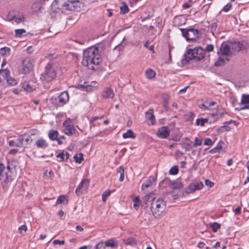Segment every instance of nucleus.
Instances as JSON below:
<instances>
[{"label": "nucleus", "instance_id": "nucleus-63", "mask_svg": "<svg viewBox=\"0 0 249 249\" xmlns=\"http://www.w3.org/2000/svg\"><path fill=\"white\" fill-rule=\"evenodd\" d=\"M183 147L186 150V151H190V145L189 144H184L183 146Z\"/></svg>", "mask_w": 249, "mask_h": 249}, {"label": "nucleus", "instance_id": "nucleus-50", "mask_svg": "<svg viewBox=\"0 0 249 249\" xmlns=\"http://www.w3.org/2000/svg\"><path fill=\"white\" fill-rule=\"evenodd\" d=\"M71 125V120L69 118L67 119L63 123V125L65 127H67Z\"/></svg>", "mask_w": 249, "mask_h": 249}, {"label": "nucleus", "instance_id": "nucleus-38", "mask_svg": "<svg viewBox=\"0 0 249 249\" xmlns=\"http://www.w3.org/2000/svg\"><path fill=\"white\" fill-rule=\"evenodd\" d=\"M129 8L128 6L124 3H123V5L120 7V12L122 14H125L128 13Z\"/></svg>", "mask_w": 249, "mask_h": 249}, {"label": "nucleus", "instance_id": "nucleus-49", "mask_svg": "<svg viewBox=\"0 0 249 249\" xmlns=\"http://www.w3.org/2000/svg\"><path fill=\"white\" fill-rule=\"evenodd\" d=\"M213 45H212V44H208V45H206L204 51H207L208 52H210L213 51Z\"/></svg>", "mask_w": 249, "mask_h": 249}, {"label": "nucleus", "instance_id": "nucleus-7", "mask_svg": "<svg viewBox=\"0 0 249 249\" xmlns=\"http://www.w3.org/2000/svg\"><path fill=\"white\" fill-rule=\"evenodd\" d=\"M182 36L188 41H194L199 37V32L194 28L180 29Z\"/></svg>", "mask_w": 249, "mask_h": 249}, {"label": "nucleus", "instance_id": "nucleus-52", "mask_svg": "<svg viewBox=\"0 0 249 249\" xmlns=\"http://www.w3.org/2000/svg\"><path fill=\"white\" fill-rule=\"evenodd\" d=\"M53 243L54 245H56L57 244L62 245L65 244V241L64 240H59L56 239V240H54L53 241Z\"/></svg>", "mask_w": 249, "mask_h": 249}, {"label": "nucleus", "instance_id": "nucleus-12", "mask_svg": "<svg viewBox=\"0 0 249 249\" xmlns=\"http://www.w3.org/2000/svg\"><path fill=\"white\" fill-rule=\"evenodd\" d=\"M55 104L57 106H63L65 105L69 100V96L68 92H62L56 98H55Z\"/></svg>", "mask_w": 249, "mask_h": 249}, {"label": "nucleus", "instance_id": "nucleus-44", "mask_svg": "<svg viewBox=\"0 0 249 249\" xmlns=\"http://www.w3.org/2000/svg\"><path fill=\"white\" fill-rule=\"evenodd\" d=\"M178 173V169L177 166H174L169 170L170 175H175Z\"/></svg>", "mask_w": 249, "mask_h": 249}, {"label": "nucleus", "instance_id": "nucleus-61", "mask_svg": "<svg viewBox=\"0 0 249 249\" xmlns=\"http://www.w3.org/2000/svg\"><path fill=\"white\" fill-rule=\"evenodd\" d=\"M204 246H205V243L203 242H200L198 243L197 244V247L200 248V249H202V248H203L204 247Z\"/></svg>", "mask_w": 249, "mask_h": 249}, {"label": "nucleus", "instance_id": "nucleus-21", "mask_svg": "<svg viewBox=\"0 0 249 249\" xmlns=\"http://www.w3.org/2000/svg\"><path fill=\"white\" fill-rule=\"evenodd\" d=\"M23 89L27 92H31L35 89V87L31 85L28 81H24L22 84Z\"/></svg>", "mask_w": 249, "mask_h": 249}, {"label": "nucleus", "instance_id": "nucleus-22", "mask_svg": "<svg viewBox=\"0 0 249 249\" xmlns=\"http://www.w3.org/2000/svg\"><path fill=\"white\" fill-rule=\"evenodd\" d=\"M226 61H229L228 56L220 54L218 59L215 62V65L216 66L222 65Z\"/></svg>", "mask_w": 249, "mask_h": 249}, {"label": "nucleus", "instance_id": "nucleus-17", "mask_svg": "<svg viewBox=\"0 0 249 249\" xmlns=\"http://www.w3.org/2000/svg\"><path fill=\"white\" fill-rule=\"evenodd\" d=\"M104 245H105V247L113 248L118 246V243L113 239H110L104 242H102L98 243L96 245V249H99Z\"/></svg>", "mask_w": 249, "mask_h": 249}, {"label": "nucleus", "instance_id": "nucleus-58", "mask_svg": "<svg viewBox=\"0 0 249 249\" xmlns=\"http://www.w3.org/2000/svg\"><path fill=\"white\" fill-rule=\"evenodd\" d=\"M56 157L58 158H60V161H63L64 160V153H60L57 155Z\"/></svg>", "mask_w": 249, "mask_h": 249}, {"label": "nucleus", "instance_id": "nucleus-1", "mask_svg": "<svg viewBox=\"0 0 249 249\" xmlns=\"http://www.w3.org/2000/svg\"><path fill=\"white\" fill-rule=\"evenodd\" d=\"M102 61L100 52L97 47L92 46L83 52L82 64L90 70L98 65Z\"/></svg>", "mask_w": 249, "mask_h": 249}, {"label": "nucleus", "instance_id": "nucleus-56", "mask_svg": "<svg viewBox=\"0 0 249 249\" xmlns=\"http://www.w3.org/2000/svg\"><path fill=\"white\" fill-rule=\"evenodd\" d=\"M205 183L207 186H209L210 187H212L213 185V183L209 179H206L205 181Z\"/></svg>", "mask_w": 249, "mask_h": 249}, {"label": "nucleus", "instance_id": "nucleus-48", "mask_svg": "<svg viewBox=\"0 0 249 249\" xmlns=\"http://www.w3.org/2000/svg\"><path fill=\"white\" fill-rule=\"evenodd\" d=\"M18 230L20 234H22L23 231L24 232H25L26 231L27 227L25 225H22L18 228Z\"/></svg>", "mask_w": 249, "mask_h": 249}, {"label": "nucleus", "instance_id": "nucleus-53", "mask_svg": "<svg viewBox=\"0 0 249 249\" xmlns=\"http://www.w3.org/2000/svg\"><path fill=\"white\" fill-rule=\"evenodd\" d=\"M231 3H228L227 5H226L223 8V9L222 10L223 11H224L225 12H228L230 9L231 8Z\"/></svg>", "mask_w": 249, "mask_h": 249}, {"label": "nucleus", "instance_id": "nucleus-45", "mask_svg": "<svg viewBox=\"0 0 249 249\" xmlns=\"http://www.w3.org/2000/svg\"><path fill=\"white\" fill-rule=\"evenodd\" d=\"M220 225L216 222H214L211 226L213 232H216L217 230L220 228Z\"/></svg>", "mask_w": 249, "mask_h": 249}, {"label": "nucleus", "instance_id": "nucleus-42", "mask_svg": "<svg viewBox=\"0 0 249 249\" xmlns=\"http://www.w3.org/2000/svg\"><path fill=\"white\" fill-rule=\"evenodd\" d=\"M6 81L7 84L11 86H14L17 84L16 80L10 76L6 79Z\"/></svg>", "mask_w": 249, "mask_h": 249}, {"label": "nucleus", "instance_id": "nucleus-2", "mask_svg": "<svg viewBox=\"0 0 249 249\" xmlns=\"http://www.w3.org/2000/svg\"><path fill=\"white\" fill-rule=\"evenodd\" d=\"M14 161H8L6 166L3 163H0V180L4 182H10L14 179L13 175Z\"/></svg>", "mask_w": 249, "mask_h": 249}, {"label": "nucleus", "instance_id": "nucleus-36", "mask_svg": "<svg viewBox=\"0 0 249 249\" xmlns=\"http://www.w3.org/2000/svg\"><path fill=\"white\" fill-rule=\"evenodd\" d=\"M26 33V31L25 29H16V30H15V36L16 37H21Z\"/></svg>", "mask_w": 249, "mask_h": 249}, {"label": "nucleus", "instance_id": "nucleus-29", "mask_svg": "<svg viewBox=\"0 0 249 249\" xmlns=\"http://www.w3.org/2000/svg\"><path fill=\"white\" fill-rule=\"evenodd\" d=\"M58 132L57 130H51L48 133L49 138L52 141H55L58 137Z\"/></svg>", "mask_w": 249, "mask_h": 249}, {"label": "nucleus", "instance_id": "nucleus-60", "mask_svg": "<svg viewBox=\"0 0 249 249\" xmlns=\"http://www.w3.org/2000/svg\"><path fill=\"white\" fill-rule=\"evenodd\" d=\"M224 115V113L223 112H219L218 111L216 113V115L217 116V118H221L222 117H223Z\"/></svg>", "mask_w": 249, "mask_h": 249}, {"label": "nucleus", "instance_id": "nucleus-13", "mask_svg": "<svg viewBox=\"0 0 249 249\" xmlns=\"http://www.w3.org/2000/svg\"><path fill=\"white\" fill-rule=\"evenodd\" d=\"M203 187V184L202 182L192 183L185 188V192L187 194L193 193L196 190H200Z\"/></svg>", "mask_w": 249, "mask_h": 249}, {"label": "nucleus", "instance_id": "nucleus-34", "mask_svg": "<svg viewBox=\"0 0 249 249\" xmlns=\"http://www.w3.org/2000/svg\"><path fill=\"white\" fill-rule=\"evenodd\" d=\"M0 74L1 76L6 79L10 76V71L7 69H1L0 71Z\"/></svg>", "mask_w": 249, "mask_h": 249}, {"label": "nucleus", "instance_id": "nucleus-26", "mask_svg": "<svg viewBox=\"0 0 249 249\" xmlns=\"http://www.w3.org/2000/svg\"><path fill=\"white\" fill-rule=\"evenodd\" d=\"M146 118L151 121V124H155V116L153 114V112L152 109H149L146 113Z\"/></svg>", "mask_w": 249, "mask_h": 249}, {"label": "nucleus", "instance_id": "nucleus-55", "mask_svg": "<svg viewBox=\"0 0 249 249\" xmlns=\"http://www.w3.org/2000/svg\"><path fill=\"white\" fill-rule=\"evenodd\" d=\"M127 244L130 245H134L136 244V242L134 239L133 238H128L127 239V242L126 243Z\"/></svg>", "mask_w": 249, "mask_h": 249}, {"label": "nucleus", "instance_id": "nucleus-4", "mask_svg": "<svg viewBox=\"0 0 249 249\" xmlns=\"http://www.w3.org/2000/svg\"><path fill=\"white\" fill-rule=\"evenodd\" d=\"M205 56V51L201 47L196 49H189L185 55L186 59L198 61L202 60Z\"/></svg>", "mask_w": 249, "mask_h": 249}, {"label": "nucleus", "instance_id": "nucleus-43", "mask_svg": "<svg viewBox=\"0 0 249 249\" xmlns=\"http://www.w3.org/2000/svg\"><path fill=\"white\" fill-rule=\"evenodd\" d=\"M140 201H141V200L138 196H136L134 198V199H133V202H134L133 207L135 209L137 210L138 209L139 204Z\"/></svg>", "mask_w": 249, "mask_h": 249}, {"label": "nucleus", "instance_id": "nucleus-47", "mask_svg": "<svg viewBox=\"0 0 249 249\" xmlns=\"http://www.w3.org/2000/svg\"><path fill=\"white\" fill-rule=\"evenodd\" d=\"M65 201L67 202L66 197L65 196H60L57 199V203L58 204L62 203Z\"/></svg>", "mask_w": 249, "mask_h": 249}, {"label": "nucleus", "instance_id": "nucleus-64", "mask_svg": "<svg viewBox=\"0 0 249 249\" xmlns=\"http://www.w3.org/2000/svg\"><path fill=\"white\" fill-rule=\"evenodd\" d=\"M75 228L77 231H84V229L80 225L76 226Z\"/></svg>", "mask_w": 249, "mask_h": 249}, {"label": "nucleus", "instance_id": "nucleus-23", "mask_svg": "<svg viewBox=\"0 0 249 249\" xmlns=\"http://www.w3.org/2000/svg\"><path fill=\"white\" fill-rule=\"evenodd\" d=\"M75 129L72 125H70L69 126L65 127L64 129V133L68 136H71L75 133Z\"/></svg>", "mask_w": 249, "mask_h": 249}, {"label": "nucleus", "instance_id": "nucleus-59", "mask_svg": "<svg viewBox=\"0 0 249 249\" xmlns=\"http://www.w3.org/2000/svg\"><path fill=\"white\" fill-rule=\"evenodd\" d=\"M241 207L238 206L234 210V212L236 214H239L241 213Z\"/></svg>", "mask_w": 249, "mask_h": 249}, {"label": "nucleus", "instance_id": "nucleus-18", "mask_svg": "<svg viewBox=\"0 0 249 249\" xmlns=\"http://www.w3.org/2000/svg\"><path fill=\"white\" fill-rule=\"evenodd\" d=\"M241 104L244 105V106L240 107L239 110L244 109H249V94H242Z\"/></svg>", "mask_w": 249, "mask_h": 249}, {"label": "nucleus", "instance_id": "nucleus-10", "mask_svg": "<svg viewBox=\"0 0 249 249\" xmlns=\"http://www.w3.org/2000/svg\"><path fill=\"white\" fill-rule=\"evenodd\" d=\"M33 68V65L30 60L28 58L24 59L22 64L18 67V71L22 74L29 73Z\"/></svg>", "mask_w": 249, "mask_h": 249}, {"label": "nucleus", "instance_id": "nucleus-37", "mask_svg": "<svg viewBox=\"0 0 249 249\" xmlns=\"http://www.w3.org/2000/svg\"><path fill=\"white\" fill-rule=\"evenodd\" d=\"M74 159L76 163H80L84 160L83 155L80 153L79 154H76L74 156Z\"/></svg>", "mask_w": 249, "mask_h": 249}, {"label": "nucleus", "instance_id": "nucleus-19", "mask_svg": "<svg viewBox=\"0 0 249 249\" xmlns=\"http://www.w3.org/2000/svg\"><path fill=\"white\" fill-rule=\"evenodd\" d=\"M155 195L153 193H150L146 195L143 198V201L145 204H150L151 205V202H153L156 199Z\"/></svg>", "mask_w": 249, "mask_h": 249}, {"label": "nucleus", "instance_id": "nucleus-35", "mask_svg": "<svg viewBox=\"0 0 249 249\" xmlns=\"http://www.w3.org/2000/svg\"><path fill=\"white\" fill-rule=\"evenodd\" d=\"M228 124H224V125L223 126H221L220 127L216 129L217 132L218 133H221L224 131H229L231 129V128L229 126H228Z\"/></svg>", "mask_w": 249, "mask_h": 249}, {"label": "nucleus", "instance_id": "nucleus-41", "mask_svg": "<svg viewBox=\"0 0 249 249\" xmlns=\"http://www.w3.org/2000/svg\"><path fill=\"white\" fill-rule=\"evenodd\" d=\"M110 191L109 190H106L104 191L102 194V197L103 202H105L107 200V198L110 195Z\"/></svg>", "mask_w": 249, "mask_h": 249}, {"label": "nucleus", "instance_id": "nucleus-28", "mask_svg": "<svg viewBox=\"0 0 249 249\" xmlns=\"http://www.w3.org/2000/svg\"><path fill=\"white\" fill-rule=\"evenodd\" d=\"M10 48L9 47H3L0 49V55L7 57L10 54Z\"/></svg>", "mask_w": 249, "mask_h": 249}, {"label": "nucleus", "instance_id": "nucleus-11", "mask_svg": "<svg viewBox=\"0 0 249 249\" xmlns=\"http://www.w3.org/2000/svg\"><path fill=\"white\" fill-rule=\"evenodd\" d=\"M89 181L88 179L83 178L75 190V193L77 196L87 192L89 186Z\"/></svg>", "mask_w": 249, "mask_h": 249}, {"label": "nucleus", "instance_id": "nucleus-54", "mask_svg": "<svg viewBox=\"0 0 249 249\" xmlns=\"http://www.w3.org/2000/svg\"><path fill=\"white\" fill-rule=\"evenodd\" d=\"M39 133V131L37 130L36 129H33L31 130L29 132V134L28 135H30V137L31 136L36 135Z\"/></svg>", "mask_w": 249, "mask_h": 249}, {"label": "nucleus", "instance_id": "nucleus-6", "mask_svg": "<svg viewBox=\"0 0 249 249\" xmlns=\"http://www.w3.org/2000/svg\"><path fill=\"white\" fill-rule=\"evenodd\" d=\"M56 76V68L53 65L48 63L45 67L44 72L41 75V79L49 82L53 80Z\"/></svg>", "mask_w": 249, "mask_h": 249}, {"label": "nucleus", "instance_id": "nucleus-51", "mask_svg": "<svg viewBox=\"0 0 249 249\" xmlns=\"http://www.w3.org/2000/svg\"><path fill=\"white\" fill-rule=\"evenodd\" d=\"M213 144L212 141L211 139L207 138H206L204 142V144L205 145H211Z\"/></svg>", "mask_w": 249, "mask_h": 249}, {"label": "nucleus", "instance_id": "nucleus-39", "mask_svg": "<svg viewBox=\"0 0 249 249\" xmlns=\"http://www.w3.org/2000/svg\"><path fill=\"white\" fill-rule=\"evenodd\" d=\"M208 122L207 119H197L196 121V125L204 126L205 124Z\"/></svg>", "mask_w": 249, "mask_h": 249}, {"label": "nucleus", "instance_id": "nucleus-15", "mask_svg": "<svg viewBox=\"0 0 249 249\" xmlns=\"http://www.w3.org/2000/svg\"><path fill=\"white\" fill-rule=\"evenodd\" d=\"M170 132V131L167 126H162L159 128L157 136L160 138L165 139L169 136Z\"/></svg>", "mask_w": 249, "mask_h": 249}, {"label": "nucleus", "instance_id": "nucleus-33", "mask_svg": "<svg viewBox=\"0 0 249 249\" xmlns=\"http://www.w3.org/2000/svg\"><path fill=\"white\" fill-rule=\"evenodd\" d=\"M86 83L83 84H79L77 86V88L81 89L83 90L89 91L90 90L92 89V87L89 85H85Z\"/></svg>", "mask_w": 249, "mask_h": 249}, {"label": "nucleus", "instance_id": "nucleus-8", "mask_svg": "<svg viewBox=\"0 0 249 249\" xmlns=\"http://www.w3.org/2000/svg\"><path fill=\"white\" fill-rule=\"evenodd\" d=\"M231 48L232 53H237L240 51L246 50L249 48V39H244L241 41H235L231 43Z\"/></svg>", "mask_w": 249, "mask_h": 249}, {"label": "nucleus", "instance_id": "nucleus-5", "mask_svg": "<svg viewBox=\"0 0 249 249\" xmlns=\"http://www.w3.org/2000/svg\"><path fill=\"white\" fill-rule=\"evenodd\" d=\"M165 202L161 198H158L151 202V210L155 217L160 216L165 209Z\"/></svg>", "mask_w": 249, "mask_h": 249}, {"label": "nucleus", "instance_id": "nucleus-30", "mask_svg": "<svg viewBox=\"0 0 249 249\" xmlns=\"http://www.w3.org/2000/svg\"><path fill=\"white\" fill-rule=\"evenodd\" d=\"M117 173L120 174L119 180L123 181L124 180V168L123 166H121L116 170Z\"/></svg>", "mask_w": 249, "mask_h": 249}, {"label": "nucleus", "instance_id": "nucleus-14", "mask_svg": "<svg viewBox=\"0 0 249 249\" xmlns=\"http://www.w3.org/2000/svg\"><path fill=\"white\" fill-rule=\"evenodd\" d=\"M18 141H19L21 147H26L28 144L31 143L33 140L30 138V135L24 134L18 137Z\"/></svg>", "mask_w": 249, "mask_h": 249}, {"label": "nucleus", "instance_id": "nucleus-16", "mask_svg": "<svg viewBox=\"0 0 249 249\" xmlns=\"http://www.w3.org/2000/svg\"><path fill=\"white\" fill-rule=\"evenodd\" d=\"M219 54L224 55L227 56H230L232 52L231 50V47L227 44L223 43L220 48V52H218Z\"/></svg>", "mask_w": 249, "mask_h": 249}, {"label": "nucleus", "instance_id": "nucleus-31", "mask_svg": "<svg viewBox=\"0 0 249 249\" xmlns=\"http://www.w3.org/2000/svg\"><path fill=\"white\" fill-rule=\"evenodd\" d=\"M156 75V72L151 69H148L145 71V76L148 79H151Z\"/></svg>", "mask_w": 249, "mask_h": 249}, {"label": "nucleus", "instance_id": "nucleus-24", "mask_svg": "<svg viewBox=\"0 0 249 249\" xmlns=\"http://www.w3.org/2000/svg\"><path fill=\"white\" fill-rule=\"evenodd\" d=\"M224 143L222 141H220L217 144V146L213 148V149H211L210 151V153L212 154H214L216 153L219 152L222 149L223 145H224Z\"/></svg>", "mask_w": 249, "mask_h": 249}, {"label": "nucleus", "instance_id": "nucleus-20", "mask_svg": "<svg viewBox=\"0 0 249 249\" xmlns=\"http://www.w3.org/2000/svg\"><path fill=\"white\" fill-rule=\"evenodd\" d=\"M114 94L113 90L110 88H107L103 93V97L104 98H112Z\"/></svg>", "mask_w": 249, "mask_h": 249}, {"label": "nucleus", "instance_id": "nucleus-32", "mask_svg": "<svg viewBox=\"0 0 249 249\" xmlns=\"http://www.w3.org/2000/svg\"><path fill=\"white\" fill-rule=\"evenodd\" d=\"M123 137L124 139H134L136 137V135L134 134V132L131 129H129L125 133H124L123 134Z\"/></svg>", "mask_w": 249, "mask_h": 249}, {"label": "nucleus", "instance_id": "nucleus-62", "mask_svg": "<svg viewBox=\"0 0 249 249\" xmlns=\"http://www.w3.org/2000/svg\"><path fill=\"white\" fill-rule=\"evenodd\" d=\"M163 102V107L167 109L168 108V105L167 100L165 99H164Z\"/></svg>", "mask_w": 249, "mask_h": 249}, {"label": "nucleus", "instance_id": "nucleus-27", "mask_svg": "<svg viewBox=\"0 0 249 249\" xmlns=\"http://www.w3.org/2000/svg\"><path fill=\"white\" fill-rule=\"evenodd\" d=\"M170 187L172 189L174 190L180 189L183 187V185L179 181H173L171 182Z\"/></svg>", "mask_w": 249, "mask_h": 249}, {"label": "nucleus", "instance_id": "nucleus-40", "mask_svg": "<svg viewBox=\"0 0 249 249\" xmlns=\"http://www.w3.org/2000/svg\"><path fill=\"white\" fill-rule=\"evenodd\" d=\"M8 144L11 147H21V145L19 143V141L17 140V141L15 142L14 140H10L8 142Z\"/></svg>", "mask_w": 249, "mask_h": 249}, {"label": "nucleus", "instance_id": "nucleus-46", "mask_svg": "<svg viewBox=\"0 0 249 249\" xmlns=\"http://www.w3.org/2000/svg\"><path fill=\"white\" fill-rule=\"evenodd\" d=\"M202 140H200L197 137H196L195 139L194 146H200L202 144Z\"/></svg>", "mask_w": 249, "mask_h": 249}, {"label": "nucleus", "instance_id": "nucleus-57", "mask_svg": "<svg viewBox=\"0 0 249 249\" xmlns=\"http://www.w3.org/2000/svg\"><path fill=\"white\" fill-rule=\"evenodd\" d=\"M150 186H151V183H148V182L143 183L142 186V189L144 190L145 188H148Z\"/></svg>", "mask_w": 249, "mask_h": 249}, {"label": "nucleus", "instance_id": "nucleus-3", "mask_svg": "<svg viewBox=\"0 0 249 249\" xmlns=\"http://www.w3.org/2000/svg\"><path fill=\"white\" fill-rule=\"evenodd\" d=\"M59 6L62 10L79 11L83 6L79 0H60Z\"/></svg>", "mask_w": 249, "mask_h": 249}, {"label": "nucleus", "instance_id": "nucleus-9", "mask_svg": "<svg viewBox=\"0 0 249 249\" xmlns=\"http://www.w3.org/2000/svg\"><path fill=\"white\" fill-rule=\"evenodd\" d=\"M7 18L9 21L16 24L23 22L24 20V18L21 13L15 12L9 13Z\"/></svg>", "mask_w": 249, "mask_h": 249}, {"label": "nucleus", "instance_id": "nucleus-25", "mask_svg": "<svg viewBox=\"0 0 249 249\" xmlns=\"http://www.w3.org/2000/svg\"><path fill=\"white\" fill-rule=\"evenodd\" d=\"M36 145L38 148H45L48 146V144L46 141L42 138L36 141Z\"/></svg>", "mask_w": 249, "mask_h": 249}]
</instances>
